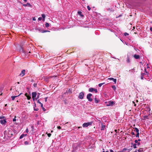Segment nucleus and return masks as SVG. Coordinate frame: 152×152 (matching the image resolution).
Returning <instances> with one entry per match:
<instances>
[{
	"label": "nucleus",
	"instance_id": "obj_1",
	"mask_svg": "<svg viewBox=\"0 0 152 152\" xmlns=\"http://www.w3.org/2000/svg\"><path fill=\"white\" fill-rule=\"evenodd\" d=\"M13 132L12 129L10 128L8 129L7 130L4 132V134H6L9 137H11L13 135Z\"/></svg>",
	"mask_w": 152,
	"mask_h": 152
},
{
	"label": "nucleus",
	"instance_id": "obj_2",
	"mask_svg": "<svg viewBox=\"0 0 152 152\" xmlns=\"http://www.w3.org/2000/svg\"><path fill=\"white\" fill-rule=\"evenodd\" d=\"M92 124V122L85 123L83 124V126L84 127H87L91 125Z\"/></svg>",
	"mask_w": 152,
	"mask_h": 152
},
{
	"label": "nucleus",
	"instance_id": "obj_3",
	"mask_svg": "<svg viewBox=\"0 0 152 152\" xmlns=\"http://www.w3.org/2000/svg\"><path fill=\"white\" fill-rule=\"evenodd\" d=\"M91 94L89 93L87 94V99L89 102H91L92 101L93 99L91 98V96H92Z\"/></svg>",
	"mask_w": 152,
	"mask_h": 152
},
{
	"label": "nucleus",
	"instance_id": "obj_4",
	"mask_svg": "<svg viewBox=\"0 0 152 152\" xmlns=\"http://www.w3.org/2000/svg\"><path fill=\"white\" fill-rule=\"evenodd\" d=\"M84 93L83 92H81L80 93L78 96V98L80 99H82L83 98Z\"/></svg>",
	"mask_w": 152,
	"mask_h": 152
},
{
	"label": "nucleus",
	"instance_id": "obj_5",
	"mask_svg": "<svg viewBox=\"0 0 152 152\" xmlns=\"http://www.w3.org/2000/svg\"><path fill=\"white\" fill-rule=\"evenodd\" d=\"M89 91L90 92H92L94 91L95 93L97 92V89H94L93 88H91L89 89Z\"/></svg>",
	"mask_w": 152,
	"mask_h": 152
},
{
	"label": "nucleus",
	"instance_id": "obj_6",
	"mask_svg": "<svg viewBox=\"0 0 152 152\" xmlns=\"http://www.w3.org/2000/svg\"><path fill=\"white\" fill-rule=\"evenodd\" d=\"M25 69L23 70L21 73L19 75L23 77L25 74Z\"/></svg>",
	"mask_w": 152,
	"mask_h": 152
},
{
	"label": "nucleus",
	"instance_id": "obj_7",
	"mask_svg": "<svg viewBox=\"0 0 152 152\" xmlns=\"http://www.w3.org/2000/svg\"><path fill=\"white\" fill-rule=\"evenodd\" d=\"M101 130H104V128L105 127V125H104V124L103 123H101Z\"/></svg>",
	"mask_w": 152,
	"mask_h": 152
},
{
	"label": "nucleus",
	"instance_id": "obj_8",
	"mask_svg": "<svg viewBox=\"0 0 152 152\" xmlns=\"http://www.w3.org/2000/svg\"><path fill=\"white\" fill-rule=\"evenodd\" d=\"M114 103L113 101H109L108 102V104L107 105V106H112Z\"/></svg>",
	"mask_w": 152,
	"mask_h": 152
},
{
	"label": "nucleus",
	"instance_id": "obj_9",
	"mask_svg": "<svg viewBox=\"0 0 152 152\" xmlns=\"http://www.w3.org/2000/svg\"><path fill=\"white\" fill-rule=\"evenodd\" d=\"M6 122L7 121L5 119L1 120L0 121V123L2 124H5Z\"/></svg>",
	"mask_w": 152,
	"mask_h": 152
},
{
	"label": "nucleus",
	"instance_id": "obj_10",
	"mask_svg": "<svg viewBox=\"0 0 152 152\" xmlns=\"http://www.w3.org/2000/svg\"><path fill=\"white\" fill-rule=\"evenodd\" d=\"M37 93L36 92H33L31 94L32 98H35L37 96Z\"/></svg>",
	"mask_w": 152,
	"mask_h": 152
},
{
	"label": "nucleus",
	"instance_id": "obj_11",
	"mask_svg": "<svg viewBox=\"0 0 152 152\" xmlns=\"http://www.w3.org/2000/svg\"><path fill=\"white\" fill-rule=\"evenodd\" d=\"M108 80H112L115 83V84L116 83V79H114L113 78H109L108 79Z\"/></svg>",
	"mask_w": 152,
	"mask_h": 152
},
{
	"label": "nucleus",
	"instance_id": "obj_12",
	"mask_svg": "<svg viewBox=\"0 0 152 152\" xmlns=\"http://www.w3.org/2000/svg\"><path fill=\"white\" fill-rule=\"evenodd\" d=\"M22 94V93H21L19 95H18L17 96H11V98L12 99V100H14L15 97L19 96L20 95Z\"/></svg>",
	"mask_w": 152,
	"mask_h": 152
},
{
	"label": "nucleus",
	"instance_id": "obj_13",
	"mask_svg": "<svg viewBox=\"0 0 152 152\" xmlns=\"http://www.w3.org/2000/svg\"><path fill=\"white\" fill-rule=\"evenodd\" d=\"M133 57L136 59H138L140 57V56L139 55H137L136 54L134 55L133 56Z\"/></svg>",
	"mask_w": 152,
	"mask_h": 152
},
{
	"label": "nucleus",
	"instance_id": "obj_14",
	"mask_svg": "<svg viewBox=\"0 0 152 152\" xmlns=\"http://www.w3.org/2000/svg\"><path fill=\"white\" fill-rule=\"evenodd\" d=\"M25 95L27 97V98L28 100H29L31 99V97L30 96H29V95H28L26 93L25 94Z\"/></svg>",
	"mask_w": 152,
	"mask_h": 152
},
{
	"label": "nucleus",
	"instance_id": "obj_15",
	"mask_svg": "<svg viewBox=\"0 0 152 152\" xmlns=\"http://www.w3.org/2000/svg\"><path fill=\"white\" fill-rule=\"evenodd\" d=\"M23 6L25 7H26V6H28V7H31V5L30 3H27L26 4H23Z\"/></svg>",
	"mask_w": 152,
	"mask_h": 152
},
{
	"label": "nucleus",
	"instance_id": "obj_16",
	"mask_svg": "<svg viewBox=\"0 0 152 152\" xmlns=\"http://www.w3.org/2000/svg\"><path fill=\"white\" fill-rule=\"evenodd\" d=\"M143 149H144L143 148H140L138 150V152H144Z\"/></svg>",
	"mask_w": 152,
	"mask_h": 152
},
{
	"label": "nucleus",
	"instance_id": "obj_17",
	"mask_svg": "<svg viewBox=\"0 0 152 152\" xmlns=\"http://www.w3.org/2000/svg\"><path fill=\"white\" fill-rule=\"evenodd\" d=\"M134 142L135 143L137 144V146H139V145H140V142H138V140H135Z\"/></svg>",
	"mask_w": 152,
	"mask_h": 152
},
{
	"label": "nucleus",
	"instance_id": "obj_18",
	"mask_svg": "<svg viewBox=\"0 0 152 152\" xmlns=\"http://www.w3.org/2000/svg\"><path fill=\"white\" fill-rule=\"evenodd\" d=\"M132 144L133 145V147L134 148H135L137 147V144L135 143V144H133V143H132Z\"/></svg>",
	"mask_w": 152,
	"mask_h": 152
},
{
	"label": "nucleus",
	"instance_id": "obj_19",
	"mask_svg": "<svg viewBox=\"0 0 152 152\" xmlns=\"http://www.w3.org/2000/svg\"><path fill=\"white\" fill-rule=\"evenodd\" d=\"M144 75H145L144 73H142L141 74V80H143V77L144 76Z\"/></svg>",
	"mask_w": 152,
	"mask_h": 152
},
{
	"label": "nucleus",
	"instance_id": "obj_20",
	"mask_svg": "<svg viewBox=\"0 0 152 152\" xmlns=\"http://www.w3.org/2000/svg\"><path fill=\"white\" fill-rule=\"evenodd\" d=\"M27 135V134H22L20 137V139H22L23 138L24 136H26Z\"/></svg>",
	"mask_w": 152,
	"mask_h": 152
},
{
	"label": "nucleus",
	"instance_id": "obj_21",
	"mask_svg": "<svg viewBox=\"0 0 152 152\" xmlns=\"http://www.w3.org/2000/svg\"><path fill=\"white\" fill-rule=\"evenodd\" d=\"M133 128L134 129V132H139V130L137 128Z\"/></svg>",
	"mask_w": 152,
	"mask_h": 152
},
{
	"label": "nucleus",
	"instance_id": "obj_22",
	"mask_svg": "<svg viewBox=\"0 0 152 152\" xmlns=\"http://www.w3.org/2000/svg\"><path fill=\"white\" fill-rule=\"evenodd\" d=\"M94 100L95 103H97L99 102V100H97L96 98H95L94 99Z\"/></svg>",
	"mask_w": 152,
	"mask_h": 152
},
{
	"label": "nucleus",
	"instance_id": "obj_23",
	"mask_svg": "<svg viewBox=\"0 0 152 152\" xmlns=\"http://www.w3.org/2000/svg\"><path fill=\"white\" fill-rule=\"evenodd\" d=\"M78 14L80 15V16H83V15H82L81 14H82V12H80V11H78Z\"/></svg>",
	"mask_w": 152,
	"mask_h": 152
},
{
	"label": "nucleus",
	"instance_id": "obj_24",
	"mask_svg": "<svg viewBox=\"0 0 152 152\" xmlns=\"http://www.w3.org/2000/svg\"><path fill=\"white\" fill-rule=\"evenodd\" d=\"M45 26L46 27L48 28L49 26V24L48 23H46L45 24Z\"/></svg>",
	"mask_w": 152,
	"mask_h": 152
},
{
	"label": "nucleus",
	"instance_id": "obj_25",
	"mask_svg": "<svg viewBox=\"0 0 152 152\" xmlns=\"http://www.w3.org/2000/svg\"><path fill=\"white\" fill-rule=\"evenodd\" d=\"M127 150H128V149H127L126 148H124L121 151V152H125V151Z\"/></svg>",
	"mask_w": 152,
	"mask_h": 152
},
{
	"label": "nucleus",
	"instance_id": "obj_26",
	"mask_svg": "<svg viewBox=\"0 0 152 152\" xmlns=\"http://www.w3.org/2000/svg\"><path fill=\"white\" fill-rule=\"evenodd\" d=\"M42 17L43 18V20H45V15L44 14H42Z\"/></svg>",
	"mask_w": 152,
	"mask_h": 152
},
{
	"label": "nucleus",
	"instance_id": "obj_27",
	"mask_svg": "<svg viewBox=\"0 0 152 152\" xmlns=\"http://www.w3.org/2000/svg\"><path fill=\"white\" fill-rule=\"evenodd\" d=\"M104 83H100L98 85L99 86V87H101L103 84H104Z\"/></svg>",
	"mask_w": 152,
	"mask_h": 152
},
{
	"label": "nucleus",
	"instance_id": "obj_28",
	"mask_svg": "<svg viewBox=\"0 0 152 152\" xmlns=\"http://www.w3.org/2000/svg\"><path fill=\"white\" fill-rule=\"evenodd\" d=\"M112 88H113V90H114V91H115L116 89V87L115 86H112Z\"/></svg>",
	"mask_w": 152,
	"mask_h": 152
},
{
	"label": "nucleus",
	"instance_id": "obj_29",
	"mask_svg": "<svg viewBox=\"0 0 152 152\" xmlns=\"http://www.w3.org/2000/svg\"><path fill=\"white\" fill-rule=\"evenodd\" d=\"M137 134L136 135V137H139V132H137Z\"/></svg>",
	"mask_w": 152,
	"mask_h": 152
},
{
	"label": "nucleus",
	"instance_id": "obj_30",
	"mask_svg": "<svg viewBox=\"0 0 152 152\" xmlns=\"http://www.w3.org/2000/svg\"><path fill=\"white\" fill-rule=\"evenodd\" d=\"M87 8L88 10H89V11L91 9V8L89 6H87Z\"/></svg>",
	"mask_w": 152,
	"mask_h": 152
},
{
	"label": "nucleus",
	"instance_id": "obj_31",
	"mask_svg": "<svg viewBox=\"0 0 152 152\" xmlns=\"http://www.w3.org/2000/svg\"><path fill=\"white\" fill-rule=\"evenodd\" d=\"M124 34L125 36H126L129 35V34L126 32H125L124 33Z\"/></svg>",
	"mask_w": 152,
	"mask_h": 152
},
{
	"label": "nucleus",
	"instance_id": "obj_32",
	"mask_svg": "<svg viewBox=\"0 0 152 152\" xmlns=\"http://www.w3.org/2000/svg\"><path fill=\"white\" fill-rule=\"evenodd\" d=\"M39 94V95H38L37 97V98H36V100H37V99H39V94Z\"/></svg>",
	"mask_w": 152,
	"mask_h": 152
},
{
	"label": "nucleus",
	"instance_id": "obj_33",
	"mask_svg": "<svg viewBox=\"0 0 152 152\" xmlns=\"http://www.w3.org/2000/svg\"><path fill=\"white\" fill-rule=\"evenodd\" d=\"M144 118L145 119H148V116H145L144 117Z\"/></svg>",
	"mask_w": 152,
	"mask_h": 152
},
{
	"label": "nucleus",
	"instance_id": "obj_34",
	"mask_svg": "<svg viewBox=\"0 0 152 152\" xmlns=\"http://www.w3.org/2000/svg\"><path fill=\"white\" fill-rule=\"evenodd\" d=\"M51 134L50 133H48V137H50L51 136Z\"/></svg>",
	"mask_w": 152,
	"mask_h": 152
},
{
	"label": "nucleus",
	"instance_id": "obj_35",
	"mask_svg": "<svg viewBox=\"0 0 152 152\" xmlns=\"http://www.w3.org/2000/svg\"><path fill=\"white\" fill-rule=\"evenodd\" d=\"M33 86L34 87H36L37 86V83H34L33 85Z\"/></svg>",
	"mask_w": 152,
	"mask_h": 152
},
{
	"label": "nucleus",
	"instance_id": "obj_36",
	"mask_svg": "<svg viewBox=\"0 0 152 152\" xmlns=\"http://www.w3.org/2000/svg\"><path fill=\"white\" fill-rule=\"evenodd\" d=\"M130 60L129 58H127V61L128 63H129L130 62Z\"/></svg>",
	"mask_w": 152,
	"mask_h": 152
},
{
	"label": "nucleus",
	"instance_id": "obj_37",
	"mask_svg": "<svg viewBox=\"0 0 152 152\" xmlns=\"http://www.w3.org/2000/svg\"><path fill=\"white\" fill-rule=\"evenodd\" d=\"M4 118V116H0V119H2Z\"/></svg>",
	"mask_w": 152,
	"mask_h": 152
},
{
	"label": "nucleus",
	"instance_id": "obj_38",
	"mask_svg": "<svg viewBox=\"0 0 152 152\" xmlns=\"http://www.w3.org/2000/svg\"><path fill=\"white\" fill-rule=\"evenodd\" d=\"M50 32V31H48V30H44L43 31V32L44 33V32Z\"/></svg>",
	"mask_w": 152,
	"mask_h": 152
},
{
	"label": "nucleus",
	"instance_id": "obj_39",
	"mask_svg": "<svg viewBox=\"0 0 152 152\" xmlns=\"http://www.w3.org/2000/svg\"><path fill=\"white\" fill-rule=\"evenodd\" d=\"M16 116H15V118L14 119H13V121H16V119L15 118H16Z\"/></svg>",
	"mask_w": 152,
	"mask_h": 152
},
{
	"label": "nucleus",
	"instance_id": "obj_40",
	"mask_svg": "<svg viewBox=\"0 0 152 152\" xmlns=\"http://www.w3.org/2000/svg\"><path fill=\"white\" fill-rule=\"evenodd\" d=\"M37 102L40 104L42 103L39 101V100H37Z\"/></svg>",
	"mask_w": 152,
	"mask_h": 152
},
{
	"label": "nucleus",
	"instance_id": "obj_41",
	"mask_svg": "<svg viewBox=\"0 0 152 152\" xmlns=\"http://www.w3.org/2000/svg\"><path fill=\"white\" fill-rule=\"evenodd\" d=\"M42 18L41 17H39L38 18V20H42Z\"/></svg>",
	"mask_w": 152,
	"mask_h": 152
},
{
	"label": "nucleus",
	"instance_id": "obj_42",
	"mask_svg": "<svg viewBox=\"0 0 152 152\" xmlns=\"http://www.w3.org/2000/svg\"><path fill=\"white\" fill-rule=\"evenodd\" d=\"M43 110L44 111H45V110H46V109L43 107H42Z\"/></svg>",
	"mask_w": 152,
	"mask_h": 152
},
{
	"label": "nucleus",
	"instance_id": "obj_43",
	"mask_svg": "<svg viewBox=\"0 0 152 152\" xmlns=\"http://www.w3.org/2000/svg\"><path fill=\"white\" fill-rule=\"evenodd\" d=\"M48 98V97H46L45 98V102H46L47 101V99Z\"/></svg>",
	"mask_w": 152,
	"mask_h": 152
},
{
	"label": "nucleus",
	"instance_id": "obj_44",
	"mask_svg": "<svg viewBox=\"0 0 152 152\" xmlns=\"http://www.w3.org/2000/svg\"><path fill=\"white\" fill-rule=\"evenodd\" d=\"M24 143L25 145H27V144H28V142L27 141H26L24 142Z\"/></svg>",
	"mask_w": 152,
	"mask_h": 152
},
{
	"label": "nucleus",
	"instance_id": "obj_45",
	"mask_svg": "<svg viewBox=\"0 0 152 152\" xmlns=\"http://www.w3.org/2000/svg\"><path fill=\"white\" fill-rule=\"evenodd\" d=\"M131 134H132V135H135L134 133V132H132L131 133Z\"/></svg>",
	"mask_w": 152,
	"mask_h": 152
},
{
	"label": "nucleus",
	"instance_id": "obj_46",
	"mask_svg": "<svg viewBox=\"0 0 152 152\" xmlns=\"http://www.w3.org/2000/svg\"><path fill=\"white\" fill-rule=\"evenodd\" d=\"M57 128L58 129H61V127L60 126H58L57 127Z\"/></svg>",
	"mask_w": 152,
	"mask_h": 152
},
{
	"label": "nucleus",
	"instance_id": "obj_47",
	"mask_svg": "<svg viewBox=\"0 0 152 152\" xmlns=\"http://www.w3.org/2000/svg\"><path fill=\"white\" fill-rule=\"evenodd\" d=\"M34 110L35 111H37V110H38V108L36 109V108H34Z\"/></svg>",
	"mask_w": 152,
	"mask_h": 152
},
{
	"label": "nucleus",
	"instance_id": "obj_48",
	"mask_svg": "<svg viewBox=\"0 0 152 152\" xmlns=\"http://www.w3.org/2000/svg\"><path fill=\"white\" fill-rule=\"evenodd\" d=\"M26 132H27V133H28V129H27L26 130Z\"/></svg>",
	"mask_w": 152,
	"mask_h": 152
},
{
	"label": "nucleus",
	"instance_id": "obj_49",
	"mask_svg": "<svg viewBox=\"0 0 152 152\" xmlns=\"http://www.w3.org/2000/svg\"><path fill=\"white\" fill-rule=\"evenodd\" d=\"M40 105H41V107H43V104L41 103V104H40Z\"/></svg>",
	"mask_w": 152,
	"mask_h": 152
},
{
	"label": "nucleus",
	"instance_id": "obj_50",
	"mask_svg": "<svg viewBox=\"0 0 152 152\" xmlns=\"http://www.w3.org/2000/svg\"><path fill=\"white\" fill-rule=\"evenodd\" d=\"M150 30L151 31H152V27H150Z\"/></svg>",
	"mask_w": 152,
	"mask_h": 152
},
{
	"label": "nucleus",
	"instance_id": "obj_51",
	"mask_svg": "<svg viewBox=\"0 0 152 152\" xmlns=\"http://www.w3.org/2000/svg\"><path fill=\"white\" fill-rule=\"evenodd\" d=\"M33 20L34 21H35V20H36V19L35 18H33Z\"/></svg>",
	"mask_w": 152,
	"mask_h": 152
},
{
	"label": "nucleus",
	"instance_id": "obj_52",
	"mask_svg": "<svg viewBox=\"0 0 152 152\" xmlns=\"http://www.w3.org/2000/svg\"><path fill=\"white\" fill-rule=\"evenodd\" d=\"M110 152H113V151L112 150H110Z\"/></svg>",
	"mask_w": 152,
	"mask_h": 152
},
{
	"label": "nucleus",
	"instance_id": "obj_53",
	"mask_svg": "<svg viewBox=\"0 0 152 152\" xmlns=\"http://www.w3.org/2000/svg\"><path fill=\"white\" fill-rule=\"evenodd\" d=\"M35 98H32V99H33V101H35Z\"/></svg>",
	"mask_w": 152,
	"mask_h": 152
},
{
	"label": "nucleus",
	"instance_id": "obj_54",
	"mask_svg": "<svg viewBox=\"0 0 152 152\" xmlns=\"http://www.w3.org/2000/svg\"><path fill=\"white\" fill-rule=\"evenodd\" d=\"M23 0L25 1V2H26L27 1V0Z\"/></svg>",
	"mask_w": 152,
	"mask_h": 152
},
{
	"label": "nucleus",
	"instance_id": "obj_55",
	"mask_svg": "<svg viewBox=\"0 0 152 152\" xmlns=\"http://www.w3.org/2000/svg\"><path fill=\"white\" fill-rule=\"evenodd\" d=\"M145 71L146 73H147V72H146V68H145Z\"/></svg>",
	"mask_w": 152,
	"mask_h": 152
},
{
	"label": "nucleus",
	"instance_id": "obj_56",
	"mask_svg": "<svg viewBox=\"0 0 152 152\" xmlns=\"http://www.w3.org/2000/svg\"><path fill=\"white\" fill-rule=\"evenodd\" d=\"M31 128L32 129H34L33 126H31Z\"/></svg>",
	"mask_w": 152,
	"mask_h": 152
},
{
	"label": "nucleus",
	"instance_id": "obj_57",
	"mask_svg": "<svg viewBox=\"0 0 152 152\" xmlns=\"http://www.w3.org/2000/svg\"><path fill=\"white\" fill-rule=\"evenodd\" d=\"M137 140H138V141H140V139H139Z\"/></svg>",
	"mask_w": 152,
	"mask_h": 152
},
{
	"label": "nucleus",
	"instance_id": "obj_58",
	"mask_svg": "<svg viewBox=\"0 0 152 152\" xmlns=\"http://www.w3.org/2000/svg\"><path fill=\"white\" fill-rule=\"evenodd\" d=\"M7 104H5V107H6V106H7Z\"/></svg>",
	"mask_w": 152,
	"mask_h": 152
},
{
	"label": "nucleus",
	"instance_id": "obj_59",
	"mask_svg": "<svg viewBox=\"0 0 152 152\" xmlns=\"http://www.w3.org/2000/svg\"><path fill=\"white\" fill-rule=\"evenodd\" d=\"M117 130H116V129H115V132H117Z\"/></svg>",
	"mask_w": 152,
	"mask_h": 152
},
{
	"label": "nucleus",
	"instance_id": "obj_60",
	"mask_svg": "<svg viewBox=\"0 0 152 152\" xmlns=\"http://www.w3.org/2000/svg\"><path fill=\"white\" fill-rule=\"evenodd\" d=\"M134 106H135H135H136V104H134Z\"/></svg>",
	"mask_w": 152,
	"mask_h": 152
},
{
	"label": "nucleus",
	"instance_id": "obj_61",
	"mask_svg": "<svg viewBox=\"0 0 152 152\" xmlns=\"http://www.w3.org/2000/svg\"><path fill=\"white\" fill-rule=\"evenodd\" d=\"M133 103H134V104H135V103L134 102V101H133Z\"/></svg>",
	"mask_w": 152,
	"mask_h": 152
},
{
	"label": "nucleus",
	"instance_id": "obj_62",
	"mask_svg": "<svg viewBox=\"0 0 152 152\" xmlns=\"http://www.w3.org/2000/svg\"><path fill=\"white\" fill-rule=\"evenodd\" d=\"M105 152H109L108 151H106Z\"/></svg>",
	"mask_w": 152,
	"mask_h": 152
},
{
	"label": "nucleus",
	"instance_id": "obj_63",
	"mask_svg": "<svg viewBox=\"0 0 152 152\" xmlns=\"http://www.w3.org/2000/svg\"><path fill=\"white\" fill-rule=\"evenodd\" d=\"M134 152H137V151H134Z\"/></svg>",
	"mask_w": 152,
	"mask_h": 152
},
{
	"label": "nucleus",
	"instance_id": "obj_64",
	"mask_svg": "<svg viewBox=\"0 0 152 152\" xmlns=\"http://www.w3.org/2000/svg\"><path fill=\"white\" fill-rule=\"evenodd\" d=\"M102 152H105V151H103Z\"/></svg>",
	"mask_w": 152,
	"mask_h": 152
}]
</instances>
